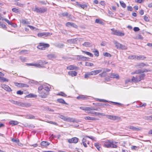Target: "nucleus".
Wrapping results in <instances>:
<instances>
[{"mask_svg": "<svg viewBox=\"0 0 152 152\" xmlns=\"http://www.w3.org/2000/svg\"><path fill=\"white\" fill-rule=\"evenodd\" d=\"M37 96V95H34L32 94H30L26 96L28 98L35 97Z\"/></svg>", "mask_w": 152, "mask_h": 152, "instance_id": "nucleus-43", "label": "nucleus"}, {"mask_svg": "<svg viewBox=\"0 0 152 152\" xmlns=\"http://www.w3.org/2000/svg\"><path fill=\"white\" fill-rule=\"evenodd\" d=\"M47 57L50 59L53 58H55L56 57V56L54 54H50L47 55Z\"/></svg>", "mask_w": 152, "mask_h": 152, "instance_id": "nucleus-30", "label": "nucleus"}, {"mask_svg": "<svg viewBox=\"0 0 152 152\" xmlns=\"http://www.w3.org/2000/svg\"><path fill=\"white\" fill-rule=\"evenodd\" d=\"M112 34L121 37L124 36V33H122L120 31L117 30L114 31V33H113Z\"/></svg>", "mask_w": 152, "mask_h": 152, "instance_id": "nucleus-8", "label": "nucleus"}, {"mask_svg": "<svg viewBox=\"0 0 152 152\" xmlns=\"http://www.w3.org/2000/svg\"><path fill=\"white\" fill-rule=\"evenodd\" d=\"M57 95L64 97H66L67 96L64 93L62 92H60L58 94H57Z\"/></svg>", "mask_w": 152, "mask_h": 152, "instance_id": "nucleus-49", "label": "nucleus"}, {"mask_svg": "<svg viewBox=\"0 0 152 152\" xmlns=\"http://www.w3.org/2000/svg\"><path fill=\"white\" fill-rule=\"evenodd\" d=\"M82 45L86 47H90L92 46V44L89 42H85Z\"/></svg>", "mask_w": 152, "mask_h": 152, "instance_id": "nucleus-27", "label": "nucleus"}, {"mask_svg": "<svg viewBox=\"0 0 152 152\" xmlns=\"http://www.w3.org/2000/svg\"><path fill=\"white\" fill-rule=\"evenodd\" d=\"M94 145L95 147L98 149V150H99V148H100L99 146V145L98 143H95Z\"/></svg>", "mask_w": 152, "mask_h": 152, "instance_id": "nucleus-56", "label": "nucleus"}, {"mask_svg": "<svg viewBox=\"0 0 152 152\" xmlns=\"http://www.w3.org/2000/svg\"><path fill=\"white\" fill-rule=\"evenodd\" d=\"M95 23H99L101 24H103L104 23L101 20H100L98 19H96L95 20Z\"/></svg>", "mask_w": 152, "mask_h": 152, "instance_id": "nucleus-31", "label": "nucleus"}, {"mask_svg": "<svg viewBox=\"0 0 152 152\" xmlns=\"http://www.w3.org/2000/svg\"><path fill=\"white\" fill-rule=\"evenodd\" d=\"M102 71V69L96 70L90 72V75H95Z\"/></svg>", "mask_w": 152, "mask_h": 152, "instance_id": "nucleus-14", "label": "nucleus"}, {"mask_svg": "<svg viewBox=\"0 0 152 152\" xmlns=\"http://www.w3.org/2000/svg\"><path fill=\"white\" fill-rule=\"evenodd\" d=\"M104 145L107 148H117V146L114 144V142H111L110 140H107L104 142Z\"/></svg>", "mask_w": 152, "mask_h": 152, "instance_id": "nucleus-1", "label": "nucleus"}, {"mask_svg": "<svg viewBox=\"0 0 152 152\" xmlns=\"http://www.w3.org/2000/svg\"><path fill=\"white\" fill-rule=\"evenodd\" d=\"M8 81V80L6 78H4V77H3L0 76V81L4 82Z\"/></svg>", "mask_w": 152, "mask_h": 152, "instance_id": "nucleus-42", "label": "nucleus"}, {"mask_svg": "<svg viewBox=\"0 0 152 152\" xmlns=\"http://www.w3.org/2000/svg\"><path fill=\"white\" fill-rule=\"evenodd\" d=\"M97 100L99 101V102H108V101L107 100L104 99H97Z\"/></svg>", "mask_w": 152, "mask_h": 152, "instance_id": "nucleus-59", "label": "nucleus"}, {"mask_svg": "<svg viewBox=\"0 0 152 152\" xmlns=\"http://www.w3.org/2000/svg\"><path fill=\"white\" fill-rule=\"evenodd\" d=\"M68 75L72 77L76 76L77 74V73L75 71H69L68 73Z\"/></svg>", "mask_w": 152, "mask_h": 152, "instance_id": "nucleus-19", "label": "nucleus"}, {"mask_svg": "<svg viewBox=\"0 0 152 152\" xmlns=\"http://www.w3.org/2000/svg\"><path fill=\"white\" fill-rule=\"evenodd\" d=\"M52 34L49 32H42L39 33L37 34V36L39 37H42V36H45V37H47L49 36L50 35Z\"/></svg>", "mask_w": 152, "mask_h": 152, "instance_id": "nucleus-6", "label": "nucleus"}, {"mask_svg": "<svg viewBox=\"0 0 152 152\" xmlns=\"http://www.w3.org/2000/svg\"><path fill=\"white\" fill-rule=\"evenodd\" d=\"M103 55L104 56L106 57H109L110 56V54L107 53L106 52L103 53Z\"/></svg>", "mask_w": 152, "mask_h": 152, "instance_id": "nucleus-60", "label": "nucleus"}, {"mask_svg": "<svg viewBox=\"0 0 152 152\" xmlns=\"http://www.w3.org/2000/svg\"><path fill=\"white\" fill-rule=\"evenodd\" d=\"M34 66L37 67H38V68H43V67H44L43 66L41 65L40 64H39V63H38V64H34Z\"/></svg>", "mask_w": 152, "mask_h": 152, "instance_id": "nucleus-46", "label": "nucleus"}, {"mask_svg": "<svg viewBox=\"0 0 152 152\" xmlns=\"http://www.w3.org/2000/svg\"><path fill=\"white\" fill-rule=\"evenodd\" d=\"M84 118L86 120H88L91 121H97L99 119L93 117H91L89 116L85 117Z\"/></svg>", "mask_w": 152, "mask_h": 152, "instance_id": "nucleus-16", "label": "nucleus"}, {"mask_svg": "<svg viewBox=\"0 0 152 152\" xmlns=\"http://www.w3.org/2000/svg\"><path fill=\"white\" fill-rule=\"evenodd\" d=\"M141 73H142V70L141 69H138L135 70L134 72L132 73V74H139Z\"/></svg>", "mask_w": 152, "mask_h": 152, "instance_id": "nucleus-33", "label": "nucleus"}, {"mask_svg": "<svg viewBox=\"0 0 152 152\" xmlns=\"http://www.w3.org/2000/svg\"><path fill=\"white\" fill-rule=\"evenodd\" d=\"M61 15L63 17H67L69 15V14L67 12H65L62 13L61 14Z\"/></svg>", "mask_w": 152, "mask_h": 152, "instance_id": "nucleus-57", "label": "nucleus"}, {"mask_svg": "<svg viewBox=\"0 0 152 152\" xmlns=\"http://www.w3.org/2000/svg\"><path fill=\"white\" fill-rule=\"evenodd\" d=\"M1 20L5 21L9 25H12V24H11V23L7 19L2 18Z\"/></svg>", "mask_w": 152, "mask_h": 152, "instance_id": "nucleus-45", "label": "nucleus"}, {"mask_svg": "<svg viewBox=\"0 0 152 152\" xmlns=\"http://www.w3.org/2000/svg\"><path fill=\"white\" fill-rule=\"evenodd\" d=\"M113 42L114 44H115V47H116L117 49H119L121 44L119 43L115 40H113Z\"/></svg>", "mask_w": 152, "mask_h": 152, "instance_id": "nucleus-18", "label": "nucleus"}, {"mask_svg": "<svg viewBox=\"0 0 152 152\" xmlns=\"http://www.w3.org/2000/svg\"><path fill=\"white\" fill-rule=\"evenodd\" d=\"M38 63L39 64H40L41 65H44L47 64L48 62L45 61L40 60L39 61Z\"/></svg>", "mask_w": 152, "mask_h": 152, "instance_id": "nucleus-38", "label": "nucleus"}, {"mask_svg": "<svg viewBox=\"0 0 152 152\" xmlns=\"http://www.w3.org/2000/svg\"><path fill=\"white\" fill-rule=\"evenodd\" d=\"M40 144L42 146L46 147L49 144L47 141H42L41 142Z\"/></svg>", "mask_w": 152, "mask_h": 152, "instance_id": "nucleus-28", "label": "nucleus"}, {"mask_svg": "<svg viewBox=\"0 0 152 152\" xmlns=\"http://www.w3.org/2000/svg\"><path fill=\"white\" fill-rule=\"evenodd\" d=\"M87 98V97H85L83 95H80L77 97V99H82L83 100H85Z\"/></svg>", "mask_w": 152, "mask_h": 152, "instance_id": "nucleus-34", "label": "nucleus"}, {"mask_svg": "<svg viewBox=\"0 0 152 152\" xmlns=\"http://www.w3.org/2000/svg\"><path fill=\"white\" fill-rule=\"evenodd\" d=\"M1 87L2 88L10 92L12 91L11 88L7 85L5 84H2Z\"/></svg>", "mask_w": 152, "mask_h": 152, "instance_id": "nucleus-9", "label": "nucleus"}, {"mask_svg": "<svg viewBox=\"0 0 152 152\" xmlns=\"http://www.w3.org/2000/svg\"><path fill=\"white\" fill-rule=\"evenodd\" d=\"M15 84V85L17 86H18L19 87H28V86L27 84H23V83H16Z\"/></svg>", "mask_w": 152, "mask_h": 152, "instance_id": "nucleus-24", "label": "nucleus"}, {"mask_svg": "<svg viewBox=\"0 0 152 152\" xmlns=\"http://www.w3.org/2000/svg\"><path fill=\"white\" fill-rule=\"evenodd\" d=\"M86 137H88L89 138H90L91 139H92V140H93L95 141H96V139L95 137H93L92 136L89 137V136H86Z\"/></svg>", "mask_w": 152, "mask_h": 152, "instance_id": "nucleus-58", "label": "nucleus"}, {"mask_svg": "<svg viewBox=\"0 0 152 152\" xmlns=\"http://www.w3.org/2000/svg\"><path fill=\"white\" fill-rule=\"evenodd\" d=\"M20 58L22 61H25L26 60V58L25 57L20 56Z\"/></svg>", "mask_w": 152, "mask_h": 152, "instance_id": "nucleus-64", "label": "nucleus"}, {"mask_svg": "<svg viewBox=\"0 0 152 152\" xmlns=\"http://www.w3.org/2000/svg\"><path fill=\"white\" fill-rule=\"evenodd\" d=\"M138 77L136 76V77H134L133 76L132 79V81L135 83L138 82H139V80L138 79Z\"/></svg>", "mask_w": 152, "mask_h": 152, "instance_id": "nucleus-21", "label": "nucleus"}, {"mask_svg": "<svg viewBox=\"0 0 152 152\" xmlns=\"http://www.w3.org/2000/svg\"><path fill=\"white\" fill-rule=\"evenodd\" d=\"M44 110H45L47 111H50L51 112H53L54 111V110H53V109H52L48 107H46L45 108Z\"/></svg>", "mask_w": 152, "mask_h": 152, "instance_id": "nucleus-51", "label": "nucleus"}, {"mask_svg": "<svg viewBox=\"0 0 152 152\" xmlns=\"http://www.w3.org/2000/svg\"><path fill=\"white\" fill-rule=\"evenodd\" d=\"M78 140V139L77 137H75L68 140V142L69 143H76Z\"/></svg>", "mask_w": 152, "mask_h": 152, "instance_id": "nucleus-10", "label": "nucleus"}, {"mask_svg": "<svg viewBox=\"0 0 152 152\" xmlns=\"http://www.w3.org/2000/svg\"><path fill=\"white\" fill-rule=\"evenodd\" d=\"M47 8L46 7H36L34 10V11L37 13H42L47 11Z\"/></svg>", "mask_w": 152, "mask_h": 152, "instance_id": "nucleus-2", "label": "nucleus"}, {"mask_svg": "<svg viewBox=\"0 0 152 152\" xmlns=\"http://www.w3.org/2000/svg\"><path fill=\"white\" fill-rule=\"evenodd\" d=\"M57 101L60 103L62 104H67L66 103L65 101L63 99H57Z\"/></svg>", "mask_w": 152, "mask_h": 152, "instance_id": "nucleus-35", "label": "nucleus"}, {"mask_svg": "<svg viewBox=\"0 0 152 152\" xmlns=\"http://www.w3.org/2000/svg\"><path fill=\"white\" fill-rule=\"evenodd\" d=\"M82 51L83 53H86V54L90 56L91 57H92L93 56V54L92 53H91L90 52H87V51Z\"/></svg>", "mask_w": 152, "mask_h": 152, "instance_id": "nucleus-37", "label": "nucleus"}, {"mask_svg": "<svg viewBox=\"0 0 152 152\" xmlns=\"http://www.w3.org/2000/svg\"><path fill=\"white\" fill-rule=\"evenodd\" d=\"M43 89L44 90L43 91H45L47 92H48L50 90L49 87L48 86L44 87Z\"/></svg>", "mask_w": 152, "mask_h": 152, "instance_id": "nucleus-50", "label": "nucleus"}, {"mask_svg": "<svg viewBox=\"0 0 152 152\" xmlns=\"http://www.w3.org/2000/svg\"><path fill=\"white\" fill-rule=\"evenodd\" d=\"M43 88L44 87H43L42 86L39 87L38 88V92L39 93V91H43V90H44Z\"/></svg>", "mask_w": 152, "mask_h": 152, "instance_id": "nucleus-54", "label": "nucleus"}, {"mask_svg": "<svg viewBox=\"0 0 152 152\" xmlns=\"http://www.w3.org/2000/svg\"><path fill=\"white\" fill-rule=\"evenodd\" d=\"M91 75H90V72L88 73L87 74H86L85 75V78H87L88 77L90 76Z\"/></svg>", "mask_w": 152, "mask_h": 152, "instance_id": "nucleus-63", "label": "nucleus"}, {"mask_svg": "<svg viewBox=\"0 0 152 152\" xmlns=\"http://www.w3.org/2000/svg\"><path fill=\"white\" fill-rule=\"evenodd\" d=\"M26 118L29 119H34L35 118V117L31 115H27L26 116Z\"/></svg>", "mask_w": 152, "mask_h": 152, "instance_id": "nucleus-41", "label": "nucleus"}, {"mask_svg": "<svg viewBox=\"0 0 152 152\" xmlns=\"http://www.w3.org/2000/svg\"><path fill=\"white\" fill-rule=\"evenodd\" d=\"M9 123L12 126H14L17 125L18 124V122L15 121H11L9 122Z\"/></svg>", "mask_w": 152, "mask_h": 152, "instance_id": "nucleus-25", "label": "nucleus"}, {"mask_svg": "<svg viewBox=\"0 0 152 152\" xmlns=\"http://www.w3.org/2000/svg\"><path fill=\"white\" fill-rule=\"evenodd\" d=\"M120 49L125 50L126 49H127V48L124 45L121 44Z\"/></svg>", "mask_w": 152, "mask_h": 152, "instance_id": "nucleus-52", "label": "nucleus"}, {"mask_svg": "<svg viewBox=\"0 0 152 152\" xmlns=\"http://www.w3.org/2000/svg\"><path fill=\"white\" fill-rule=\"evenodd\" d=\"M85 65L87 66H94L93 63L89 62H86Z\"/></svg>", "mask_w": 152, "mask_h": 152, "instance_id": "nucleus-48", "label": "nucleus"}, {"mask_svg": "<svg viewBox=\"0 0 152 152\" xmlns=\"http://www.w3.org/2000/svg\"><path fill=\"white\" fill-rule=\"evenodd\" d=\"M31 106V104L29 103H21L20 106L22 107H29Z\"/></svg>", "mask_w": 152, "mask_h": 152, "instance_id": "nucleus-22", "label": "nucleus"}, {"mask_svg": "<svg viewBox=\"0 0 152 152\" xmlns=\"http://www.w3.org/2000/svg\"><path fill=\"white\" fill-rule=\"evenodd\" d=\"M111 78H115L117 79H119V76L118 74L114 73H111L110 75Z\"/></svg>", "mask_w": 152, "mask_h": 152, "instance_id": "nucleus-17", "label": "nucleus"}, {"mask_svg": "<svg viewBox=\"0 0 152 152\" xmlns=\"http://www.w3.org/2000/svg\"><path fill=\"white\" fill-rule=\"evenodd\" d=\"M76 41V39H69L67 40V42L70 44L75 43Z\"/></svg>", "mask_w": 152, "mask_h": 152, "instance_id": "nucleus-26", "label": "nucleus"}, {"mask_svg": "<svg viewBox=\"0 0 152 152\" xmlns=\"http://www.w3.org/2000/svg\"><path fill=\"white\" fill-rule=\"evenodd\" d=\"M50 45L48 44L44 43H40L37 46V48L39 49L44 50L47 48H48Z\"/></svg>", "mask_w": 152, "mask_h": 152, "instance_id": "nucleus-3", "label": "nucleus"}, {"mask_svg": "<svg viewBox=\"0 0 152 152\" xmlns=\"http://www.w3.org/2000/svg\"><path fill=\"white\" fill-rule=\"evenodd\" d=\"M120 3L121 5V6L124 8H125L126 5L125 3H124L123 1H120Z\"/></svg>", "mask_w": 152, "mask_h": 152, "instance_id": "nucleus-47", "label": "nucleus"}, {"mask_svg": "<svg viewBox=\"0 0 152 152\" xmlns=\"http://www.w3.org/2000/svg\"><path fill=\"white\" fill-rule=\"evenodd\" d=\"M66 26L68 27L72 26L75 28H77V26L75 24L70 22H68L66 23Z\"/></svg>", "mask_w": 152, "mask_h": 152, "instance_id": "nucleus-13", "label": "nucleus"}, {"mask_svg": "<svg viewBox=\"0 0 152 152\" xmlns=\"http://www.w3.org/2000/svg\"><path fill=\"white\" fill-rule=\"evenodd\" d=\"M145 76V75L144 74H142L140 75L138 77V79L139 81H140L141 80H143L144 79V77Z\"/></svg>", "mask_w": 152, "mask_h": 152, "instance_id": "nucleus-29", "label": "nucleus"}, {"mask_svg": "<svg viewBox=\"0 0 152 152\" xmlns=\"http://www.w3.org/2000/svg\"><path fill=\"white\" fill-rule=\"evenodd\" d=\"M77 4L78 6L81 7V8H82L83 9H84V7L85 6H86V7H87V6H85L84 5H82V4H79L78 2H77Z\"/></svg>", "mask_w": 152, "mask_h": 152, "instance_id": "nucleus-55", "label": "nucleus"}, {"mask_svg": "<svg viewBox=\"0 0 152 152\" xmlns=\"http://www.w3.org/2000/svg\"><path fill=\"white\" fill-rule=\"evenodd\" d=\"M148 66V65L147 63L145 64L143 63H137L136 65V66L137 68H141L145 66Z\"/></svg>", "mask_w": 152, "mask_h": 152, "instance_id": "nucleus-5", "label": "nucleus"}, {"mask_svg": "<svg viewBox=\"0 0 152 152\" xmlns=\"http://www.w3.org/2000/svg\"><path fill=\"white\" fill-rule=\"evenodd\" d=\"M129 129H131L133 131H139L142 130V128L141 127L137 128L132 126H130L128 127Z\"/></svg>", "mask_w": 152, "mask_h": 152, "instance_id": "nucleus-11", "label": "nucleus"}, {"mask_svg": "<svg viewBox=\"0 0 152 152\" xmlns=\"http://www.w3.org/2000/svg\"><path fill=\"white\" fill-rule=\"evenodd\" d=\"M106 116L107 118L113 120H115L118 119V117L116 116L109 115H106Z\"/></svg>", "mask_w": 152, "mask_h": 152, "instance_id": "nucleus-12", "label": "nucleus"}, {"mask_svg": "<svg viewBox=\"0 0 152 152\" xmlns=\"http://www.w3.org/2000/svg\"><path fill=\"white\" fill-rule=\"evenodd\" d=\"M107 75V72H106L103 70V72L102 73L100 74H99V75L100 77H102L105 76H106Z\"/></svg>", "mask_w": 152, "mask_h": 152, "instance_id": "nucleus-40", "label": "nucleus"}, {"mask_svg": "<svg viewBox=\"0 0 152 152\" xmlns=\"http://www.w3.org/2000/svg\"><path fill=\"white\" fill-rule=\"evenodd\" d=\"M39 93L40 95V96L43 98H46L48 94V92L45 91H40Z\"/></svg>", "mask_w": 152, "mask_h": 152, "instance_id": "nucleus-7", "label": "nucleus"}, {"mask_svg": "<svg viewBox=\"0 0 152 152\" xmlns=\"http://www.w3.org/2000/svg\"><path fill=\"white\" fill-rule=\"evenodd\" d=\"M152 70H148L147 69H144L142 70V73H143L144 72H151Z\"/></svg>", "mask_w": 152, "mask_h": 152, "instance_id": "nucleus-61", "label": "nucleus"}, {"mask_svg": "<svg viewBox=\"0 0 152 152\" xmlns=\"http://www.w3.org/2000/svg\"><path fill=\"white\" fill-rule=\"evenodd\" d=\"M136 38L137 39H140L142 40L143 39L142 36L141 35H138L136 36Z\"/></svg>", "mask_w": 152, "mask_h": 152, "instance_id": "nucleus-44", "label": "nucleus"}, {"mask_svg": "<svg viewBox=\"0 0 152 152\" xmlns=\"http://www.w3.org/2000/svg\"><path fill=\"white\" fill-rule=\"evenodd\" d=\"M89 59V58L82 56V60L83 61H86L88 60Z\"/></svg>", "mask_w": 152, "mask_h": 152, "instance_id": "nucleus-62", "label": "nucleus"}, {"mask_svg": "<svg viewBox=\"0 0 152 152\" xmlns=\"http://www.w3.org/2000/svg\"><path fill=\"white\" fill-rule=\"evenodd\" d=\"M58 117L64 120L67 121L74 122V120L73 118H67L66 117H65V116L62 115H59Z\"/></svg>", "mask_w": 152, "mask_h": 152, "instance_id": "nucleus-4", "label": "nucleus"}, {"mask_svg": "<svg viewBox=\"0 0 152 152\" xmlns=\"http://www.w3.org/2000/svg\"><path fill=\"white\" fill-rule=\"evenodd\" d=\"M56 46L58 48H61L64 46V45L63 44L59 43L56 44Z\"/></svg>", "mask_w": 152, "mask_h": 152, "instance_id": "nucleus-39", "label": "nucleus"}, {"mask_svg": "<svg viewBox=\"0 0 152 152\" xmlns=\"http://www.w3.org/2000/svg\"><path fill=\"white\" fill-rule=\"evenodd\" d=\"M92 51L94 53V55L95 56L97 57L99 56V52L97 50L94 49Z\"/></svg>", "mask_w": 152, "mask_h": 152, "instance_id": "nucleus-36", "label": "nucleus"}, {"mask_svg": "<svg viewBox=\"0 0 152 152\" xmlns=\"http://www.w3.org/2000/svg\"><path fill=\"white\" fill-rule=\"evenodd\" d=\"M66 69L69 70H72L77 69H78V68L75 66L71 65L67 66Z\"/></svg>", "mask_w": 152, "mask_h": 152, "instance_id": "nucleus-15", "label": "nucleus"}, {"mask_svg": "<svg viewBox=\"0 0 152 152\" xmlns=\"http://www.w3.org/2000/svg\"><path fill=\"white\" fill-rule=\"evenodd\" d=\"M9 101L12 103L15 104L17 105L20 106V105L21 102L15 101L12 100H9Z\"/></svg>", "mask_w": 152, "mask_h": 152, "instance_id": "nucleus-20", "label": "nucleus"}, {"mask_svg": "<svg viewBox=\"0 0 152 152\" xmlns=\"http://www.w3.org/2000/svg\"><path fill=\"white\" fill-rule=\"evenodd\" d=\"M11 140L13 142H15L16 143H18L19 141V140L17 139H15L12 138Z\"/></svg>", "mask_w": 152, "mask_h": 152, "instance_id": "nucleus-53", "label": "nucleus"}, {"mask_svg": "<svg viewBox=\"0 0 152 152\" xmlns=\"http://www.w3.org/2000/svg\"><path fill=\"white\" fill-rule=\"evenodd\" d=\"M12 11L16 13H20V10L19 9L15 8H12Z\"/></svg>", "mask_w": 152, "mask_h": 152, "instance_id": "nucleus-32", "label": "nucleus"}, {"mask_svg": "<svg viewBox=\"0 0 152 152\" xmlns=\"http://www.w3.org/2000/svg\"><path fill=\"white\" fill-rule=\"evenodd\" d=\"M134 58H136L137 60H144L145 59L146 57L143 56H134Z\"/></svg>", "mask_w": 152, "mask_h": 152, "instance_id": "nucleus-23", "label": "nucleus"}]
</instances>
